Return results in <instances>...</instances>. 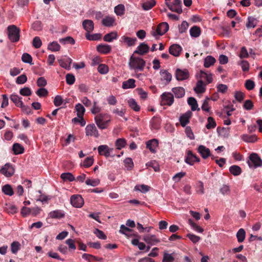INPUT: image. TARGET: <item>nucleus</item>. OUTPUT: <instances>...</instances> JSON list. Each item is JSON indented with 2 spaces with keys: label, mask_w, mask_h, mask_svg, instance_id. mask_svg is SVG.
Segmentation results:
<instances>
[{
  "label": "nucleus",
  "mask_w": 262,
  "mask_h": 262,
  "mask_svg": "<svg viewBox=\"0 0 262 262\" xmlns=\"http://www.w3.org/2000/svg\"><path fill=\"white\" fill-rule=\"evenodd\" d=\"M145 66V61L142 58L135 57L134 55L130 56L128 63L130 69L134 70L135 72H142Z\"/></svg>",
  "instance_id": "1"
},
{
  "label": "nucleus",
  "mask_w": 262,
  "mask_h": 262,
  "mask_svg": "<svg viewBox=\"0 0 262 262\" xmlns=\"http://www.w3.org/2000/svg\"><path fill=\"white\" fill-rule=\"evenodd\" d=\"M95 121L99 128L104 129L108 127L111 117L107 114H99L95 116Z\"/></svg>",
  "instance_id": "2"
},
{
  "label": "nucleus",
  "mask_w": 262,
  "mask_h": 262,
  "mask_svg": "<svg viewBox=\"0 0 262 262\" xmlns=\"http://www.w3.org/2000/svg\"><path fill=\"white\" fill-rule=\"evenodd\" d=\"M20 30L14 25H9L7 27V35L9 39L12 42H17L20 39Z\"/></svg>",
  "instance_id": "3"
},
{
  "label": "nucleus",
  "mask_w": 262,
  "mask_h": 262,
  "mask_svg": "<svg viewBox=\"0 0 262 262\" xmlns=\"http://www.w3.org/2000/svg\"><path fill=\"white\" fill-rule=\"evenodd\" d=\"M165 4L171 11L179 14L182 12L181 0H173L172 1L166 0Z\"/></svg>",
  "instance_id": "4"
},
{
  "label": "nucleus",
  "mask_w": 262,
  "mask_h": 262,
  "mask_svg": "<svg viewBox=\"0 0 262 262\" xmlns=\"http://www.w3.org/2000/svg\"><path fill=\"white\" fill-rule=\"evenodd\" d=\"M248 164L250 167H254L256 168L262 166V160L258 156L257 154L253 153L249 157Z\"/></svg>",
  "instance_id": "5"
},
{
  "label": "nucleus",
  "mask_w": 262,
  "mask_h": 262,
  "mask_svg": "<svg viewBox=\"0 0 262 262\" xmlns=\"http://www.w3.org/2000/svg\"><path fill=\"white\" fill-rule=\"evenodd\" d=\"M161 104L163 105L170 106L173 103L174 98L170 93H164L161 95Z\"/></svg>",
  "instance_id": "6"
},
{
  "label": "nucleus",
  "mask_w": 262,
  "mask_h": 262,
  "mask_svg": "<svg viewBox=\"0 0 262 262\" xmlns=\"http://www.w3.org/2000/svg\"><path fill=\"white\" fill-rule=\"evenodd\" d=\"M169 29V25L166 22H163L158 25L156 31L154 32L152 35L156 36L162 35L166 33Z\"/></svg>",
  "instance_id": "7"
},
{
  "label": "nucleus",
  "mask_w": 262,
  "mask_h": 262,
  "mask_svg": "<svg viewBox=\"0 0 262 262\" xmlns=\"http://www.w3.org/2000/svg\"><path fill=\"white\" fill-rule=\"evenodd\" d=\"M71 204L76 208H81L84 204V200L80 195H73L71 197Z\"/></svg>",
  "instance_id": "8"
},
{
  "label": "nucleus",
  "mask_w": 262,
  "mask_h": 262,
  "mask_svg": "<svg viewBox=\"0 0 262 262\" xmlns=\"http://www.w3.org/2000/svg\"><path fill=\"white\" fill-rule=\"evenodd\" d=\"M85 135L86 136H93L95 138L99 136L98 130L94 124H89L86 126Z\"/></svg>",
  "instance_id": "9"
},
{
  "label": "nucleus",
  "mask_w": 262,
  "mask_h": 262,
  "mask_svg": "<svg viewBox=\"0 0 262 262\" xmlns=\"http://www.w3.org/2000/svg\"><path fill=\"white\" fill-rule=\"evenodd\" d=\"M15 169L12 165L10 163H6L1 168V173L6 177H11L14 173Z\"/></svg>",
  "instance_id": "10"
},
{
  "label": "nucleus",
  "mask_w": 262,
  "mask_h": 262,
  "mask_svg": "<svg viewBox=\"0 0 262 262\" xmlns=\"http://www.w3.org/2000/svg\"><path fill=\"white\" fill-rule=\"evenodd\" d=\"M185 161L187 164L192 165L195 162H199L200 160V158L195 155H194L191 150H189L187 152Z\"/></svg>",
  "instance_id": "11"
},
{
  "label": "nucleus",
  "mask_w": 262,
  "mask_h": 262,
  "mask_svg": "<svg viewBox=\"0 0 262 262\" xmlns=\"http://www.w3.org/2000/svg\"><path fill=\"white\" fill-rule=\"evenodd\" d=\"M192 116V113L188 111L182 114L179 118V121L182 126L185 127L189 123L190 119Z\"/></svg>",
  "instance_id": "12"
},
{
  "label": "nucleus",
  "mask_w": 262,
  "mask_h": 262,
  "mask_svg": "<svg viewBox=\"0 0 262 262\" xmlns=\"http://www.w3.org/2000/svg\"><path fill=\"white\" fill-rule=\"evenodd\" d=\"M189 72L187 70H181L178 69L176 71V77L179 81L187 79L189 77Z\"/></svg>",
  "instance_id": "13"
},
{
  "label": "nucleus",
  "mask_w": 262,
  "mask_h": 262,
  "mask_svg": "<svg viewBox=\"0 0 262 262\" xmlns=\"http://www.w3.org/2000/svg\"><path fill=\"white\" fill-rule=\"evenodd\" d=\"M149 47L144 42L141 43L137 47V50L134 52V54H138L140 55H143L148 52Z\"/></svg>",
  "instance_id": "14"
},
{
  "label": "nucleus",
  "mask_w": 262,
  "mask_h": 262,
  "mask_svg": "<svg viewBox=\"0 0 262 262\" xmlns=\"http://www.w3.org/2000/svg\"><path fill=\"white\" fill-rule=\"evenodd\" d=\"M198 151L201 155V157L204 159H206L209 156H211L210 149L204 145H200L198 148Z\"/></svg>",
  "instance_id": "15"
},
{
  "label": "nucleus",
  "mask_w": 262,
  "mask_h": 262,
  "mask_svg": "<svg viewBox=\"0 0 262 262\" xmlns=\"http://www.w3.org/2000/svg\"><path fill=\"white\" fill-rule=\"evenodd\" d=\"M143 240L148 244L154 245L160 242V240L155 235L147 234L143 237Z\"/></svg>",
  "instance_id": "16"
},
{
  "label": "nucleus",
  "mask_w": 262,
  "mask_h": 262,
  "mask_svg": "<svg viewBox=\"0 0 262 262\" xmlns=\"http://www.w3.org/2000/svg\"><path fill=\"white\" fill-rule=\"evenodd\" d=\"M182 50V47L178 44H173L169 48V53L175 57L179 56Z\"/></svg>",
  "instance_id": "17"
},
{
  "label": "nucleus",
  "mask_w": 262,
  "mask_h": 262,
  "mask_svg": "<svg viewBox=\"0 0 262 262\" xmlns=\"http://www.w3.org/2000/svg\"><path fill=\"white\" fill-rule=\"evenodd\" d=\"M112 149L110 148L106 145H100L98 147V151L99 155L108 157L110 156Z\"/></svg>",
  "instance_id": "18"
},
{
  "label": "nucleus",
  "mask_w": 262,
  "mask_h": 262,
  "mask_svg": "<svg viewBox=\"0 0 262 262\" xmlns=\"http://www.w3.org/2000/svg\"><path fill=\"white\" fill-rule=\"evenodd\" d=\"M160 75L161 76V80L162 81H165V84H168L171 81L172 79V75L167 70H161Z\"/></svg>",
  "instance_id": "19"
},
{
  "label": "nucleus",
  "mask_w": 262,
  "mask_h": 262,
  "mask_svg": "<svg viewBox=\"0 0 262 262\" xmlns=\"http://www.w3.org/2000/svg\"><path fill=\"white\" fill-rule=\"evenodd\" d=\"M60 66L66 70H70L72 60L69 57L61 58L58 60Z\"/></svg>",
  "instance_id": "20"
},
{
  "label": "nucleus",
  "mask_w": 262,
  "mask_h": 262,
  "mask_svg": "<svg viewBox=\"0 0 262 262\" xmlns=\"http://www.w3.org/2000/svg\"><path fill=\"white\" fill-rule=\"evenodd\" d=\"M82 26L87 32L86 33L92 32L94 28L93 21L90 19L84 20L82 22Z\"/></svg>",
  "instance_id": "21"
},
{
  "label": "nucleus",
  "mask_w": 262,
  "mask_h": 262,
  "mask_svg": "<svg viewBox=\"0 0 262 262\" xmlns=\"http://www.w3.org/2000/svg\"><path fill=\"white\" fill-rule=\"evenodd\" d=\"M158 145V141L155 139L150 140L146 142V147L152 153L156 152V148Z\"/></svg>",
  "instance_id": "22"
},
{
  "label": "nucleus",
  "mask_w": 262,
  "mask_h": 262,
  "mask_svg": "<svg viewBox=\"0 0 262 262\" xmlns=\"http://www.w3.org/2000/svg\"><path fill=\"white\" fill-rule=\"evenodd\" d=\"M97 50L100 53L107 54L111 52V46L108 45H99L97 47Z\"/></svg>",
  "instance_id": "23"
},
{
  "label": "nucleus",
  "mask_w": 262,
  "mask_h": 262,
  "mask_svg": "<svg viewBox=\"0 0 262 262\" xmlns=\"http://www.w3.org/2000/svg\"><path fill=\"white\" fill-rule=\"evenodd\" d=\"M120 41L126 43L128 47H131L136 44L137 40L135 37L131 38L126 36H123L121 37Z\"/></svg>",
  "instance_id": "24"
},
{
  "label": "nucleus",
  "mask_w": 262,
  "mask_h": 262,
  "mask_svg": "<svg viewBox=\"0 0 262 262\" xmlns=\"http://www.w3.org/2000/svg\"><path fill=\"white\" fill-rule=\"evenodd\" d=\"M172 92L174 93L176 98H181L184 96L185 91L182 87H176L172 89Z\"/></svg>",
  "instance_id": "25"
},
{
  "label": "nucleus",
  "mask_w": 262,
  "mask_h": 262,
  "mask_svg": "<svg viewBox=\"0 0 262 262\" xmlns=\"http://www.w3.org/2000/svg\"><path fill=\"white\" fill-rule=\"evenodd\" d=\"M11 100L15 103L17 107L23 108L25 107L24 103L21 100V98L17 95H12L10 97Z\"/></svg>",
  "instance_id": "26"
},
{
  "label": "nucleus",
  "mask_w": 262,
  "mask_h": 262,
  "mask_svg": "<svg viewBox=\"0 0 262 262\" xmlns=\"http://www.w3.org/2000/svg\"><path fill=\"white\" fill-rule=\"evenodd\" d=\"M115 19L114 17L107 16L102 20V24L105 27H112L114 25Z\"/></svg>",
  "instance_id": "27"
},
{
  "label": "nucleus",
  "mask_w": 262,
  "mask_h": 262,
  "mask_svg": "<svg viewBox=\"0 0 262 262\" xmlns=\"http://www.w3.org/2000/svg\"><path fill=\"white\" fill-rule=\"evenodd\" d=\"M118 37V33L116 31L111 32L105 34L103 37V40L106 42H112Z\"/></svg>",
  "instance_id": "28"
},
{
  "label": "nucleus",
  "mask_w": 262,
  "mask_h": 262,
  "mask_svg": "<svg viewBox=\"0 0 262 262\" xmlns=\"http://www.w3.org/2000/svg\"><path fill=\"white\" fill-rule=\"evenodd\" d=\"M241 138L243 141L248 143H254L257 140V136L255 135L244 134L241 136Z\"/></svg>",
  "instance_id": "29"
},
{
  "label": "nucleus",
  "mask_w": 262,
  "mask_h": 262,
  "mask_svg": "<svg viewBox=\"0 0 262 262\" xmlns=\"http://www.w3.org/2000/svg\"><path fill=\"white\" fill-rule=\"evenodd\" d=\"M135 87V80L134 79H129L128 80L124 81L122 85V88L123 89H133Z\"/></svg>",
  "instance_id": "30"
},
{
  "label": "nucleus",
  "mask_w": 262,
  "mask_h": 262,
  "mask_svg": "<svg viewBox=\"0 0 262 262\" xmlns=\"http://www.w3.org/2000/svg\"><path fill=\"white\" fill-rule=\"evenodd\" d=\"M201 33V28L196 26H194L190 29V34L192 37H198Z\"/></svg>",
  "instance_id": "31"
},
{
  "label": "nucleus",
  "mask_w": 262,
  "mask_h": 262,
  "mask_svg": "<svg viewBox=\"0 0 262 262\" xmlns=\"http://www.w3.org/2000/svg\"><path fill=\"white\" fill-rule=\"evenodd\" d=\"M156 4L155 0H149L142 4V7L144 10H149L153 8Z\"/></svg>",
  "instance_id": "32"
},
{
  "label": "nucleus",
  "mask_w": 262,
  "mask_h": 262,
  "mask_svg": "<svg viewBox=\"0 0 262 262\" xmlns=\"http://www.w3.org/2000/svg\"><path fill=\"white\" fill-rule=\"evenodd\" d=\"M188 103L191 106V110L193 111L198 110L199 111L200 109L198 107V104L196 99L193 97H189L187 100Z\"/></svg>",
  "instance_id": "33"
},
{
  "label": "nucleus",
  "mask_w": 262,
  "mask_h": 262,
  "mask_svg": "<svg viewBox=\"0 0 262 262\" xmlns=\"http://www.w3.org/2000/svg\"><path fill=\"white\" fill-rule=\"evenodd\" d=\"M49 215L52 219H60L64 216V214L61 210H56L50 212Z\"/></svg>",
  "instance_id": "34"
},
{
  "label": "nucleus",
  "mask_w": 262,
  "mask_h": 262,
  "mask_svg": "<svg viewBox=\"0 0 262 262\" xmlns=\"http://www.w3.org/2000/svg\"><path fill=\"white\" fill-rule=\"evenodd\" d=\"M12 149L15 155H19L23 154L24 151V148L20 144L14 143L12 147Z\"/></svg>",
  "instance_id": "35"
},
{
  "label": "nucleus",
  "mask_w": 262,
  "mask_h": 262,
  "mask_svg": "<svg viewBox=\"0 0 262 262\" xmlns=\"http://www.w3.org/2000/svg\"><path fill=\"white\" fill-rule=\"evenodd\" d=\"M2 191L5 194L9 196H12L14 194L13 189L9 184H6L3 186L2 187Z\"/></svg>",
  "instance_id": "36"
},
{
  "label": "nucleus",
  "mask_w": 262,
  "mask_h": 262,
  "mask_svg": "<svg viewBox=\"0 0 262 262\" xmlns=\"http://www.w3.org/2000/svg\"><path fill=\"white\" fill-rule=\"evenodd\" d=\"M216 60L211 56H207L204 59V66L205 68H209L214 64Z\"/></svg>",
  "instance_id": "37"
},
{
  "label": "nucleus",
  "mask_w": 262,
  "mask_h": 262,
  "mask_svg": "<svg viewBox=\"0 0 262 262\" xmlns=\"http://www.w3.org/2000/svg\"><path fill=\"white\" fill-rule=\"evenodd\" d=\"M246 237V232L243 228L238 230L236 233V237L238 243H242L244 241Z\"/></svg>",
  "instance_id": "38"
},
{
  "label": "nucleus",
  "mask_w": 262,
  "mask_h": 262,
  "mask_svg": "<svg viewBox=\"0 0 262 262\" xmlns=\"http://www.w3.org/2000/svg\"><path fill=\"white\" fill-rule=\"evenodd\" d=\"M114 12L118 16H122L125 13V7L122 4H119L114 8Z\"/></svg>",
  "instance_id": "39"
},
{
  "label": "nucleus",
  "mask_w": 262,
  "mask_h": 262,
  "mask_svg": "<svg viewBox=\"0 0 262 262\" xmlns=\"http://www.w3.org/2000/svg\"><path fill=\"white\" fill-rule=\"evenodd\" d=\"M128 104L129 107L136 112H138L140 110V106L137 104L134 99H130L128 100Z\"/></svg>",
  "instance_id": "40"
},
{
  "label": "nucleus",
  "mask_w": 262,
  "mask_h": 262,
  "mask_svg": "<svg viewBox=\"0 0 262 262\" xmlns=\"http://www.w3.org/2000/svg\"><path fill=\"white\" fill-rule=\"evenodd\" d=\"M229 171L234 176H238L242 172L241 167L237 165H232L229 168Z\"/></svg>",
  "instance_id": "41"
},
{
  "label": "nucleus",
  "mask_w": 262,
  "mask_h": 262,
  "mask_svg": "<svg viewBox=\"0 0 262 262\" xmlns=\"http://www.w3.org/2000/svg\"><path fill=\"white\" fill-rule=\"evenodd\" d=\"M48 49L52 51H58L60 49V46L56 41H53L49 44Z\"/></svg>",
  "instance_id": "42"
},
{
  "label": "nucleus",
  "mask_w": 262,
  "mask_h": 262,
  "mask_svg": "<svg viewBox=\"0 0 262 262\" xmlns=\"http://www.w3.org/2000/svg\"><path fill=\"white\" fill-rule=\"evenodd\" d=\"M194 90L196 93H202L205 92V88L203 85L202 80H199L198 81L196 86Z\"/></svg>",
  "instance_id": "43"
},
{
  "label": "nucleus",
  "mask_w": 262,
  "mask_h": 262,
  "mask_svg": "<svg viewBox=\"0 0 262 262\" xmlns=\"http://www.w3.org/2000/svg\"><path fill=\"white\" fill-rule=\"evenodd\" d=\"M61 178L64 181L72 182L75 180L74 176L70 172L63 173L60 176Z\"/></svg>",
  "instance_id": "44"
},
{
  "label": "nucleus",
  "mask_w": 262,
  "mask_h": 262,
  "mask_svg": "<svg viewBox=\"0 0 262 262\" xmlns=\"http://www.w3.org/2000/svg\"><path fill=\"white\" fill-rule=\"evenodd\" d=\"M75 110L77 111V115L78 117H82L83 116L85 112V108L82 104L80 103L76 104Z\"/></svg>",
  "instance_id": "45"
},
{
  "label": "nucleus",
  "mask_w": 262,
  "mask_h": 262,
  "mask_svg": "<svg viewBox=\"0 0 262 262\" xmlns=\"http://www.w3.org/2000/svg\"><path fill=\"white\" fill-rule=\"evenodd\" d=\"M85 37L87 39L89 40H98L101 39V35L99 33H95L93 34H90L86 33Z\"/></svg>",
  "instance_id": "46"
},
{
  "label": "nucleus",
  "mask_w": 262,
  "mask_h": 262,
  "mask_svg": "<svg viewBox=\"0 0 262 262\" xmlns=\"http://www.w3.org/2000/svg\"><path fill=\"white\" fill-rule=\"evenodd\" d=\"M248 21L246 24V27L248 28H254L256 26L257 24V20L255 18L250 16L248 17Z\"/></svg>",
  "instance_id": "47"
},
{
  "label": "nucleus",
  "mask_w": 262,
  "mask_h": 262,
  "mask_svg": "<svg viewBox=\"0 0 262 262\" xmlns=\"http://www.w3.org/2000/svg\"><path fill=\"white\" fill-rule=\"evenodd\" d=\"M216 125V122L214 119L211 117H209L207 119V123L206 125V127L207 129H211L215 127Z\"/></svg>",
  "instance_id": "48"
},
{
  "label": "nucleus",
  "mask_w": 262,
  "mask_h": 262,
  "mask_svg": "<svg viewBox=\"0 0 262 262\" xmlns=\"http://www.w3.org/2000/svg\"><path fill=\"white\" fill-rule=\"evenodd\" d=\"M150 187L145 185H137L135 187V190L140 191L143 193H145L149 190Z\"/></svg>",
  "instance_id": "49"
},
{
  "label": "nucleus",
  "mask_w": 262,
  "mask_h": 262,
  "mask_svg": "<svg viewBox=\"0 0 262 262\" xmlns=\"http://www.w3.org/2000/svg\"><path fill=\"white\" fill-rule=\"evenodd\" d=\"M20 244L18 242H13L11 245V252L15 254L19 250Z\"/></svg>",
  "instance_id": "50"
},
{
  "label": "nucleus",
  "mask_w": 262,
  "mask_h": 262,
  "mask_svg": "<svg viewBox=\"0 0 262 262\" xmlns=\"http://www.w3.org/2000/svg\"><path fill=\"white\" fill-rule=\"evenodd\" d=\"M100 183V180L98 179H88L85 181V184L87 185H90L93 187L96 186Z\"/></svg>",
  "instance_id": "51"
},
{
  "label": "nucleus",
  "mask_w": 262,
  "mask_h": 262,
  "mask_svg": "<svg viewBox=\"0 0 262 262\" xmlns=\"http://www.w3.org/2000/svg\"><path fill=\"white\" fill-rule=\"evenodd\" d=\"M189 26L188 23L184 20L183 21L180 25L179 26V31L180 33H183L186 32Z\"/></svg>",
  "instance_id": "52"
},
{
  "label": "nucleus",
  "mask_w": 262,
  "mask_h": 262,
  "mask_svg": "<svg viewBox=\"0 0 262 262\" xmlns=\"http://www.w3.org/2000/svg\"><path fill=\"white\" fill-rule=\"evenodd\" d=\"M146 166L152 168L155 171L160 170V167L158 163L155 161H151L146 164Z\"/></svg>",
  "instance_id": "53"
},
{
  "label": "nucleus",
  "mask_w": 262,
  "mask_h": 262,
  "mask_svg": "<svg viewBox=\"0 0 262 262\" xmlns=\"http://www.w3.org/2000/svg\"><path fill=\"white\" fill-rule=\"evenodd\" d=\"M59 42L61 43L66 44L67 42H69L71 45H74L75 42V40L70 36H68L65 38H62L59 39Z\"/></svg>",
  "instance_id": "54"
},
{
  "label": "nucleus",
  "mask_w": 262,
  "mask_h": 262,
  "mask_svg": "<svg viewBox=\"0 0 262 262\" xmlns=\"http://www.w3.org/2000/svg\"><path fill=\"white\" fill-rule=\"evenodd\" d=\"M32 45L35 48L38 49L41 46L42 41L39 37L36 36L33 38Z\"/></svg>",
  "instance_id": "55"
},
{
  "label": "nucleus",
  "mask_w": 262,
  "mask_h": 262,
  "mask_svg": "<svg viewBox=\"0 0 262 262\" xmlns=\"http://www.w3.org/2000/svg\"><path fill=\"white\" fill-rule=\"evenodd\" d=\"M98 71L101 74H106L108 72V67L104 64H100L98 67Z\"/></svg>",
  "instance_id": "56"
},
{
  "label": "nucleus",
  "mask_w": 262,
  "mask_h": 262,
  "mask_svg": "<svg viewBox=\"0 0 262 262\" xmlns=\"http://www.w3.org/2000/svg\"><path fill=\"white\" fill-rule=\"evenodd\" d=\"M36 94L40 97H46L48 94V90L43 88L39 89L36 92Z\"/></svg>",
  "instance_id": "57"
},
{
  "label": "nucleus",
  "mask_w": 262,
  "mask_h": 262,
  "mask_svg": "<svg viewBox=\"0 0 262 262\" xmlns=\"http://www.w3.org/2000/svg\"><path fill=\"white\" fill-rule=\"evenodd\" d=\"M27 80V77L25 74H22L17 77L16 83L18 84L25 83Z\"/></svg>",
  "instance_id": "58"
},
{
  "label": "nucleus",
  "mask_w": 262,
  "mask_h": 262,
  "mask_svg": "<svg viewBox=\"0 0 262 262\" xmlns=\"http://www.w3.org/2000/svg\"><path fill=\"white\" fill-rule=\"evenodd\" d=\"M78 117V118L75 117L72 119V122L74 123H79L81 126H84L86 124V122L84 120L83 116Z\"/></svg>",
  "instance_id": "59"
},
{
  "label": "nucleus",
  "mask_w": 262,
  "mask_h": 262,
  "mask_svg": "<svg viewBox=\"0 0 262 262\" xmlns=\"http://www.w3.org/2000/svg\"><path fill=\"white\" fill-rule=\"evenodd\" d=\"M245 86L248 90H252L255 87V83L251 79L247 80L245 83Z\"/></svg>",
  "instance_id": "60"
},
{
  "label": "nucleus",
  "mask_w": 262,
  "mask_h": 262,
  "mask_svg": "<svg viewBox=\"0 0 262 262\" xmlns=\"http://www.w3.org/2000/svg\"><path fill=\"white\" fill-rule=\"evenodd\" d=\"M94 233L97 236V237L100 239H106V236L104 234V233L102 231H101L98 229H95Z\"/></svg>",
  "instance_id": "61"
},
{
  "label": "nucleus",
  "mask_w": 262,
  "mask_h": 262,
  "mask_svg": "<svg viewBox=\"0 0 262 262\" xmlns=\"http://www.w3.org/2000/svg\"><path fill=\"white\" fill-rule=\"evenodd\" d=\"M66 79L67 83L69 85L74 84L75 81V76L72 74H67Z\"/></svg>",
  "instance_id": "62"
},
{
  "label": "nucleus",
  "mask_w": 262,
  "mask_h": 262,
  "mask_svg": "<svg viewBox=\"0 0 262 262\" xmlns=\"http://www.w3.org/2000/svg\"><path fill=\"white\" fill-rule=\"evenodd\" d=\"M174 260V258L171 254L167 253H164L162 262H172Z\"/></svg>",
  "instance_id": "63"
},
{
  "label": "nucleus",
  "mask_w": 262,
  "mask_h": 262,
  "mask_svg": "<svg viewBox=\"0 0 262 262\" xmlns=\"http://www.w3.org/2000/svg\"><path fill=\"white\" fill-rule=\"evenodd\" d=\"M22 61L25 63H31L32 58L31 56L28 53H24L21 57Z\"/></svg>",
  "instance_id": "64"
}]
</instances>
